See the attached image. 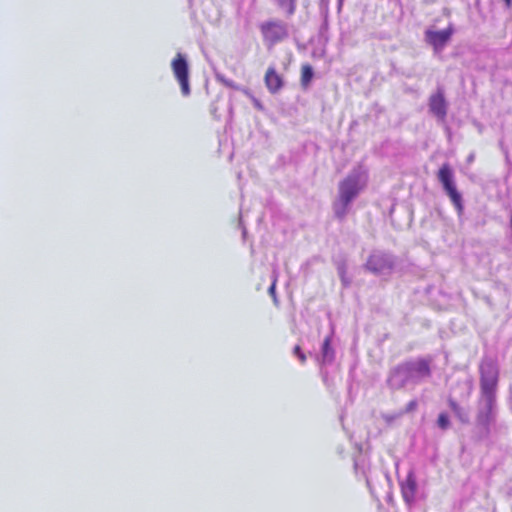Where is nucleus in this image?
<instances>
[{
	"instance_id": "obj_7",
	"label": "nucleus",
	"mask_w": 512,
	"mask_h": 512,
	"mask_svg": "<svg viewBox=\"0 0 512 512\" xmlns=\"http://www.w3.org/2000/svg\"><path fill=\"white\" fill-rule=\"evenodd\" d=\"M431 359L420 358L416 361H409L402 363L393 368L392 374H398L401 372H412L417 377L428 378L431 376Z\"/></svg>"
},
{
	"instance_id": "obj_5",
	"label": "nucleus",
	"mask_w": 512,
	"mask_h": 512,
	"mask_svg": "<svg viewBox=\"0 0 512 512\" xmlns=\"http://www.w3.org/2000/svg\"><path fill=\"white\" fill-rule=\"evenodd\" d=\"M171 68L180 85L182 94L184 96L189 95V67L185 56L181 53H177L175 58L172 60Z\"/></svg>"
},
{
	"instance_id": "obj_16",
	"label": "nucleus",
	"mask_w": 512,
	"mask_h": 512,
	"mask_svg": "<svg viewBox=\"0 0 512 512\" xmlns=\"http://www.w3.org/2000/svg\"><path fill=\"white\" fill-rule=\"evenodd\" d=\"M448 403H449V407L451 408V410L454 413L460 414L461 408L455 400L449 399Z\"/></svg>"
},
{
	"instance_id": "obj_9",
	"label": "nucleus",
	"mask_w": 512,
	"mask_h": 512,
	"mask_svg": "<svg viewBox=\"0 0 512 512\" xmlns=\"http://www.w3.org/2000/svg\"><path fill=\"white\" fill-rule=\"evenodd\" d=\"M429 109L438 119H445L447 115V103L441 90H438L435 94L430 96Z\"/></svg>"
},
{
	"instance_id": "obj_4",
	"label": "nucleus",
	"mask_w": 512,
	"mask_h": 512,
	"mask_svg": "<svg viewBox=\"0 0 512 512\" xmlns=\"http://www.w3.org/2000/svg\"><path fill=\"white\" fill-rule=\"evenodd\" d=\"M438 180L441 182L444 190L449 196L450 200L457 209L458 214L463 212V204L461 194L457 191V188L453 181V171L448 163H444L438 173Z\"/></svg>"
},
{
	"instance_id": "obj_19",
	"label": "nucleus",
	"mask_w": 512,
	"mask_h": 512,
	"mask_svg": "<svg viewBox=\"0 0 512 512\" xmlns=\"http://www.w3.org/2000/svg\"><path fill=\"white\" fill-rule=\"evenodd\" d=\"M344 0H338L339 9L342 7Z\"/></svg>"
},
{
	"instance_id": "obj_6",
	"label": "nucleus",
	"mask_w": 512,
	"mask_h": 512,
	"mask_svg": "<svg viewBox=\"0 0 512 512\" xmlns=\"http://www.w3.org/2000/svg\"><path fill=\"white\" fill-rule=\"evenodd\" d=\"M453 34L454 27L451 24L440 31L428 29L425 31V41L433 48L435 53H440L449 43Z\"/></svg>"
},
{
	"instance_id": "obj_10",
	"label": "nucleus",
	"mask_w": 512,
	"mask_h": 512,
	"mask_svg": "<svg viewBox=\"0 0 512 512\" xmlns=\"http://www.w3.org/2000/svg\"><path fill=\"white\" fill-rule=\"evenodd\" d=\"M416 490L417 485L415 480L413 478H407L401 489L402 497L407 504H411L414 501Z\"/></svg>"
},
{
	"instance_id": "obj_17",
	"label": "nucleus",
	"mask_w": 512,
	"mask_h": 512,
	"mask_svg": "<svg viewBox=\"0 0 512 512\" xmlns=\"http://www.w3.org/2000/svg\"><path fill=\"white\" fill-rule=\"evenodd\" d=\"M294 353H295V355H297L299 357V359L302 363H304L306 361V357H305L304 353L301 351L300 346H298V345L295 346Z\"/></svg>"
},
{
	"instance_id": "obj_18",
	"label": "nucleus",
	"mask_w": 512,
	"mask_h": 512,
	"mask_svg": "<svg viewBox=\"0 0 512 512\" xmlns=\"http://www.w3.org/2000/svg\"><path fill=\"white\" fill-rule=\"evenodd\" d=\"M505 4H506V7L507 8H511L512 6V0H504Z\"/></svg>"
},
{
	"instance_id": "obj_11",
	"label": "nucleus",
	"mask_w": 512,
	"mask_h": 512,
	"mask_svg": "<svg viewBox=\"0 0 512 512\" xmlns=\"http://www.w3.org/2000/svg\"><path fill=\"white\" fill-rule=\"evenodd\" d=\"M314 76L313 68L310 64L305 63L301 66L300 83L301 86L306 89L309 87Z\"/></svg>"
},
{
	"instance_id": "obj_8",
	"label": "nucleus",
	"mask_w": 512,
	"mask_h": 512,
	"mask_svg": "<svg viewBox=\"0 0 512 512\" xmlns=\"http://www.w3.org/2000/svg\"><path fill=\"white\" fill-rule=\"evenodd\" d=\"M264 84L271 94L279 93L285 85V80L274 65H270L264 74Z\"/></svg>"
},
{
	"instance_id": "obj_13",
	"label": "nucleus",
	"mask_w": 512,
	"mask_h": 512,
	"mask_svg": "<svg viewBox=\"0 0 512 512\" xmlns=\"http://www.w3.org/2000/svg\"><path fill=\"white\" fill-rule=\"evenodd\" d=\"M322 355L324 359L333 356V351L331 348V340L329 337H326L322 344Z\"/></svg>"
},
{
	"instance_id": "obj_20",
	"label": "nucleus",
	"mask_w": 512,
	"mask_h": 512,
	"mask_svg": "<svg viewBox=\"0 0 512 512\" xmlns=\"http://www.w3.org/2000/svg\"><path fill=\"white\" fill-rule=\"evenodd\" d=\"M270 291H274V285L271 286Z\"/></svg>"
},
{
	"instance_id": "obj_1",
	"label": "nucleus",
	"mask_w": 512,
	"mask_h": 512,
	"mask_svg": "<svg viewBox=\"0 0 512 512\" xmlns=\"http://www.w3.org/2000/svg\"><path fill=\"white\" fill-rule=\"evenodd\" d=\"M498 383L499 367L497 362L490 358L483 359L479 364V386L480 402L484 404V407L479 410L476 421L486 430L493 420Z\"/></svg>"
},
{
	"instance_id": "obj_15",
	"label": "nucleus",
	"mask_w": 512,
	"mask_h": 512,
	"mask_svg": "<svg viewBox=\"0 0 512 512\" xmlns=\"http://www.w3.org/2000/svg\"><path fill=\"white\" fill-rule=\"evenodd\" d=\"M418 407V402L417 400H411L407 403L404 411L402 412L403 413H411L413 411H415Z\"/></svg>"
},
{
	"instance_id": "obj_3",
	"label": "nucleus",
	"mask_w": 512,
	"mask_h": 512,
	"mask_svg": "<svg viewBox=\"0 0 512 512\" xmlns=\"http://www.w3.org/2000/svg\"><path fill=\"white\" fill-rule=\"evenodd\" d=\"M259 30L262 40L268 48L283 42L289 36L287 24L278 19H270L260 23Z\"/></svg>"
},
{
	"instance_id": "obj_2",
	"label": "nucleus",
	"mask_w": 512,
	"mask_h": 512,
	"mask_svg": "<svg viewBox=\"0 0 512 512\" xmlns=\"http://www.w3.org/2000/svg\"><path fill=\"white\" fill-rule=\"evenodd\" d=\"M365 186L366 179L360 173H351L340 181L338 185V200L333 205L335 216L338 219L345 217L350 203Z\"/></svg>"
},
{
	"instance_id": "obj_14",
	"label": "nucleus",
	"mask_w": 512,
	"mask_h": 512,
	"mask_svg": "<svg viewBox=\"0 0 512 512\" xmlns=\"http://www.w3.org/2000/svg\"><path fill=\"white\" fill-rule=\"evenodd\" d=\"M438 426L442 429H446L449 426V418L446 413H441L437 419Z\"/></svg>"
},
{
	"instance_id": "obj_12",
	"label": "nucleus",
	"mask_w": 512,
	"mask_h": 512,
	"mask_svg": "<svg viewBox=\"0 0 512 512\" xmlns=\"http://www.w3.org/2000/svg\"><path fill=\"white\" fill-rule=\"evenodd\" d=\"M379 260L378 256H371L367 261V268L372 272H379L382 269V266L378 265Z\"/></svg>"
}]
</instances>
